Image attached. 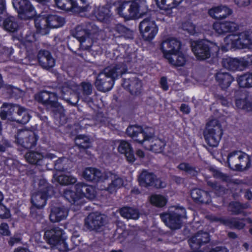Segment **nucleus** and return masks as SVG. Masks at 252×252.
I'll return each mask as SVG.
<instances>
[{
  "instance_id": "obj_1",
  "label": "nucleus",
  "mask_w": 252,
  "mask_h": 252,
  "mask_svg": "<svg viewBox=\"0 0 252 252\" xmlns=\"http://www.w3.org/2000/svg\"><path fill=\"white\" fill-rule=\"evenodd\" d=\"M83 178L87 181L94 183L109 181L108 186L104 190L110 194L117 191L124 184L123 180L112 172H102L100 170L94 167H86L82 172Z\"/></svg>"
},
{
  "instance_id": "obj_2",
  "label": "nucleus",
  "mask_w": 252,
  "mask_h": 252,
  "mask_svg": "<svg viewBox=\"0 0 252 252\" xmlns=\"http://www.w3.org/2000/svg\"><path fill=\"white\" fill-rule=\"evenodd\" d=\"M127 71L126 65L123 63L113 64L103 69L98 74L95 86L98 91L106 93L112 88L115 80L121 78Z\"/></svg>"
},
{
  "instance_id": "obj_3",
  "label": "nucleus",
  "mask_w": 252,
  "mask_h": 252,
  "mask_svg": "<svg viewBox=\"0 0 252 252\" xmlns=\"http://www.w3.org/2000/svg\"><path fill=\"white\" fill-rule=\"evenodd\" d=\"M55 194L53 186L49 184L45 179H41L39 181L38 190L35 196V202L32 198V206L30 209V215L32 218L41 221L43 220V215L41 209L47 204V200Z\"/></svg>"
},
{
  "instance_id": "obj_4",
  "label": "nucleus",
  "mask_w": 252,
  "mask_h": 252,
  "mask_svg": "<svg viewBox=\"0 0 252 252\" xmlns=\"http://www.w3.org/2000/svg\"><path fill=\"white\" fill-rule=\"evenodd\" d=\"M74 188L75 191L66 189L63 192L64 198L72 204L81 206L83 204L82 199L84 197L93 200L96 197V190L93 186L79 183Z\"/></svg>"
},
{
  "instance_id": "obj_5",
  "label": "nucleus",
  "mask_w": 252,
  "mask_h": 252,
  "mask_svg": "<svg viewBox=\"0 0 252 252\" xmlns=\"http://www.w3.org/2000/svg\"><path fill=\"white\" fill-rule=\"evenodd\" d=\"M118 13L125 19L130 20L142 17L148 10L145 0L124 1L117 8Z\"/></svg>"
},
{
  "instance_id": "obj_6",
  "label": "nucleus",
  "mask_w": 252,
  "mask_h": 252,
  "mask_svg": "<svg viewBox=\"0 0 252 252\" xmlns=\"http://www.w3.org/2000/svg\"><path fill=\"white\" fill-rule=\"evenodd\" d=\"M223 134V130L220 121L214 119L209 121L203 131L204 140L211 147L218 146Z\"/></svg>"
},
{
  "instance_id": "obj_7",
  "label": "nucleus",
  "mask_w": 252,
  "mask_h": 252,
  "mask_svg": "<svg viewBox=\"0 0 252 252\" xmlns=\"http://www.w3.org/2000/svg\"><path fill=\"white\" fill-rule=\"evenodd\" d=\"M51 95H49L48 99L44 100V95H34V98L41 103L47 111H50L52 116L55 120L60 123H63L66 120L65 110L63 107L58 101V98L64 95H53L56 97V99L51 100Z\"/></svg>"
},
{
  "instance_id": "obj_8",
  "label": "nucleus",
  "mask_w": 252,
  "mask_h": 252,
  "mask_svg": "<svg viewBox=\"0 0 252 252\" xmlns=\"http://www.w3.org/2000/svg\"><path fill=\"white\" fill-rule=\"evenodd\" d=\"M64 232L59 227H53L44 232V239L52 247H55L60 252H67L69 250Z\"/></svg>"
},
{
  "instance_id": "obj_9",
  "label": "nucleus",
  "mask_w": 252,
  "mask_h": 252,
  "mask_svg": "<svg viewBox=\"0 0 252 252\" xmlns=\"http://www.w3.org/2000/svg\"><path fill=\"white\" fill-rule=\"evenodd\" d=\"M186 215L183 207L176 206L174 211L162 213L160 217L165 224L172 230L178 229L182 226V219Z\"/></svg>"
},
{
  "instance_id": "obj_10",
  "label": "nucleus",
  "mask_w": 252,
  "mask_h": 252,
  "mask_svg": "<svg viewBox=\"0 0 252 252\" xmlns=\"http://www.w3.org/2000/svg\"><path fill=\"white\" fill-rule=\"evenodd\" d=\"M126 134L134 141L142 144L145 141H150L155 137V129L152 127H145L137 125H130L126 129Z\"/></svg>"
},
{
  "instance_id": "obj_11",
  "label": "nucleus",
  "mask_w": 252,
  "mask_h": 252,
  "mask_svg": "<svg viewBox=\"0 0 252 252\" xmlns=\"http://www.w3.org/2000/svg\"><path fill=\"white\" fill-rule=\"evenodd\" d=\"M191 50L198 60H205L211 57L213 52L219 51V47L213 43L206 40L192 42Z\"/></svg>"
},
{
  "instance_id": "obj_12",
  "label": "nucleus",
  "mask_w": 252,
  "mask_h": 252,
  "mask_svg": "<svg viewBox=\"0 0 252 252\" xmlns=\"http://www.w3.org/2000/svg\"><path fill=\"white\" fill-rule=\"evenodd\" d=\"M224 40L229 49H252V39L248 32H243L239 34H229L224 38Z\"/></svg>"
},
{
  "instance_id": "obj_13",
  "label": "nucleus",
  "mask_w": 252,
  "mask_h": 252,
  "mask_svg": "<svg viewBox=\"0 0 252 252\" xmlns=\"http://www.w3.org/2000/svg\"><path fill=\"white\" fill-rule=\"evenodd\" d=\"M38 139L37 135L34 132L27 129H18L15 135L17 144L27 150L34 147Z\"/></svg>"
},
{
  "instance_id": "obj_14",
  "label": "nucleus",
  "mask_w": 252,
  "mask_h": 252,
  "mask_svg": "<svg viewBox=\"0 0 252 252\" xmlns=\"http://www.w3.org/2000/svg\"><path fill=\"white\" fill-rule=\"evenodd\" d=\"M139 29L142 37L146 41L152 40L158 31L155 22L149 17L144 19L140 22Z\"/></svg>"
},
{
  "instance_id": "obj_15",
  "label": "nucleus",
  "mask_w": 252,
  "mask_h": 252,
  "mask_svg": "<svg viewBox=\"0 0 252 252\" xmlns=\"http://www.w3.org/2000/svg\"><path fill=\"white\" fill-rule=\"evenodd\" d=\"M139 185L142 187L148 188L154 187L156 188H162V182L161 180L153 172H150L147 170H143L138 177Z\"/></svg>"
},
{
  "instance_id": "obj_16",
  "label": "nucleus",
  "mask_w": 252,
  "mask_h": 252,
  "mask_svg": "<svg viewBox=\"0 0 252 252\" xmlns=\"http://www.w3.org/2000/svg\"><path fill=\"white\" fill-rule=\"evenodd\" d=\"M12 4L21 18L30 19L35 15L34 8L29 0H13Z\"/></svg>"
},
{
  "instance_id": "obj_17",
  "label": "nucleus",
  "mask_w": 252,
  "mask_h": 252,
  "mask_svg": "<svg viewBox=\"0 0 252 252\" xmlns=\"http://www.w3.org/2000/svg\"><path fill=\"white\" fill-rule=\"evenodd\" d=\"M105 220L101 214L90 213L85 219V225L89 229L98 231L103 226Z\"/></svg>"
},
{
  "instance_id": "obj_18",
  "label": "nucleus",
  "mask_w": 252,
  "mask_h": 252,
  "mask_svg": "<svg viewBox=\"0 0 252 252\" xmlns=\"http://www.w3.org/2000/svg\"><path fill=\"white\" fill-rule=\"evenodd\" d=\"M122 86L127 89L131 94H139L141 93L142 83L135 74L128 78L124 79Z\"/></svg>"
},
{
  "instance_id": "obj_19",
  "label": "nucleus",
  "mask_w": 252,
  "mask_h": 252,
  "mask_svg": "<svg viewBox=\"0 0 252 252\" xmlns=\"http://www.w3.org/2000/svg\"><path fill=\"white\" fill-rule=\"evenodd\" d=\"M181 48L180 40L175 38H168L162 41L160 45V49L164 56L168 54L177 53Z\"/></svg>"
},
{
  "instance_id": "obj_20",
  "label": "nucleus",
  "mask_w": 252,
  "mask_h": 252,
  "mask_svg": "<svg viewBox=\"0 0 252 252\" xmlns=\"http://www.w3.org/2000/svg\"><path fill=\"white\" fill-rule=\"evenodd\" d=\"M37 59L39 65L44 69L49 70L55 64V60L47 50H40L38 53Z\"/></svg>"
},
{
  "instance_id": "obj_21",
  "label": "nucleus",
  "mask_w": 252,
  "mask_h": 252,
  "mask_svg": "<svg viewBox=\"0 0 252 252\" xmlns=\"http://www.w3.org/2000/svg\"><path fill=\"white\" fill-rule=\"evenodd\" d=\"M190 196L193 201L198 204H208L212 201L209 192L200 189H192L190 192Z\"/></svg>"
},
{
  "instance_id": "obj_22",
  "label": "nucleus",
  "mask_w": 252,
  "mask_h": 252,
  "mask_svg": "<svg viewBox=\"0 0 252 252\" xmlns=\"http://www.w3.org/2000/svg\"><path fill=\"white\" fill-rule=\"evenodd\" d=\"M213 28L217 32L220 34L235 32L238 29V26L234 22L226 21L214 23Z\"/></svg>"
},
{
  "instance_id": "obj_23",
  "label": "nucleus",
  "mask_w": 252,
  "mask_h": 252,
  "mask_svg": "<svg viewBox=\"0 0 252 252\" xmlns=\"http://www.w3.org/2000/svg\"><path fill=\"white\" fill-rule=\"evenodd\" d=\"M118 152L124 154L129 163H133L135 160L134 151L131 144L125 140L121 141L118 148Z\"/></svg>"
},
{
  "instance_id": "obj_24",
  "label": "nucleus",
  "mask_w": 252,
  "mask_h": 252,
  "mask_svg": "<svg viewBox=\"0 0 252 252\" xmlns=\"http://www.w3.org/2000/svg\"><path fill=\"white\" fill-rule=\"evenodd\" d=\"M87 31V24L85 22L77 26L72 33V35L78 39L82 46L86 41L89 42Z\"/></svg>"
},
{
  "instance_id": "obj_25",
  "label": "nucleus",
  "mask_w": 252,
  "mask_h": 252,
  "mask_svg": "<svg viewBox=\"0 0 252 252\" xmlns=\"http://www.w3.org/2000/svg\"><path fill=\"white\" fill-rule=\"evenodd\" d=\"M221 223L224 225L228 227L230 229H236L241 230L243 229L245 226V224L240 220V219L238 218H224L220 217L218 218Z\"/></svg>"
},
{
  "instance_id": "obj_26",
  "label": "nucleus",
  "mask_w": 252,
  "mask_h": 252,
  "mask_svg": "<svg viewBox=\"0 0 252 252\" xmlns=\"http://www.w3.org/2000/svg\"><path fill=\"white\" fill-rule=\"evenodd\" d=\"M164 57L169 63L176 66H183L186 62V57L180 51L177 53L166 54Z\"/></svg>"
},
{
  "instance_id": "obj_27",
  "label": "nucleus",
  "mask_w": 252,
  "mask_h": 252,
  "mask_svg": "<svg viewBox=\"0 0 252 252\" xmlns=\"http://www.w3.org/2000/svg\"><path fill=\"white\" fill-rule=\"evenodd\" d=\"M231 13V10L225 6L215 7L208 11L209 15L215 19H224Z\"/></svg>"
},
{
  "instance_id": "obj_28",
  "label": "nucleus",
  "mask_w": 252,
  "mask_h": 252,
  "mask_svg": "<svg viewBox=\"0 0 252 252\" xmlns=\"http://www.w3.org/2000/svg\"><path fill=\"white\" fill-rule=\"evenodd\" d=\"M216 79L222 90H226L233 81L232 76L227 72H219L216 73Z\"/></svg>"
},
{
  "instance_id": "obj_29",
  "label": "nucleus",
  "mask_w": 252,
  "mask_h": 252,
  "mask_svg": "<svg viewBox=\"0 0 252 252\" xmlns=\"http://www.w3.org/2000/svg\"><path fill=\"white\" fill-rule=\"evenodd\" d=\"M67 211L64 208L54 207L51 209L49 218L52 222H59L65 219L67 216Z\"/></svg>"
},
{
  "instance_id": "obj_30",
  "label": "nucleus",
  "mask_w": 252,
  "mask_h": 252,
  "mask_svg": "<svg viewBox=\"0 0 252 252\" xmlns=\"http://www.w3.org/2000/svg\"><path fill=\"white\" fill-rule=\"evenodd\" d=\"M249 207L247 203H243L238 201H231L228 205L227 210L233 215H238L244 214V210Z\"/></svg>"
},
{
  "instance_id": "obj_31",
  "label": "nucleus",
  "mask_w": 252,
  "mask_h": 252,
  "mask_svg": "<svg viewBox=\"0 0 252 252\" xmlns=\"http://www.w3.org/2000/svg\"><path fill=\"white\" fill-rule=\"evenodd\" d=\"M97 19L104 23L109 22L112 18V13L109 5L99 6L95 12Z\"/></svg>"
},
{
  "instance_id": "obj_32",
  "label": "nucleus",
  "mask_w": 252,
  "mask_h": 252,
  "mask_svg": "<svg viewBox=\"0 0 252 252\" xmlns=\"http://www.w3.org/2000/svg\"><path fill=\"white\" fill-rule=\"evenodd\" d=\"M70 9L76 12L81 13L90 11L91 6L86 0H70Z\"/></svg>"
},
{
  "instance_id": "obj_33",
  "label": "nucleus",
  "mask_w": 252,
  "mask_h": 252,
  "mask_svg": "<svg viewBox=\"0 0 252 252\" xmlns=\"http://www.w3.org/2000/svg\"><path fill=\"white\" fill-rule=\"evenodd\" d=\"M222 65L225 68L234 71L241 69L243 66V63L238 59L227 57L223 58L222 60Z\"/></svg>"
},
{
  "instance_id": "obj_34",
  "label": "nucleus",
  "mask_w": 252,
  "mask_h": 252,
  "mask_svg": "<svg viewBox=\"0 0 252 252\" xmlns=\"http://www.w3.org/2000/svg\"><path fill=\"white\" fill-rule=\"evenodd\" d=\"M44 157L43 154L32 151H29L25 155V158L29 163L38 165L42 164Z\"/></svg>"
},
{
  "instance_id": "obj_35",
  "label": "nucleus",
  "mask_w": 252,
  "mask_h": 252,
  "mask_svg": "<svg viewBox=\"0 0 252 252\" xmlns=\"http://www.w3.org/2000/svg\"><path fill=\"white\" fill-rule=\"evenodd\" d=\"M121 216L127 220H137L140 217L138 209L130 207H124L120 210Z\"/></svg>"
},
{
  "instance_id": "obj_36",
  "label": "nucleus",
  "mask_w": 252,
  "mask_h": 252,
  "mask_svg": "<svg viewBox=\"0 0 252 252\" xmlns=\"http://www.w3.org/2000/svg\"><path fill=\"white\" fill-rule=\"evenodd\" d=\"M34 24L39 33L42 35L48 33L49 28L46 17L39 16L36 18L34 20Z\"/></svg>"
},
{
  "instance_id": "obj_37",
  "label": "nucleus",
  "mask_w": 252,
  "mask_h": 252,
  "mask_svg": "<svg viewBox=\"0 0 252 252\" xmlns=\"http://www.w3.org/2000/svg\"><path fill=\"white\" fill-rule=\"evenodd\" d=\"M113 31L118 34L117 35L118 37L123 36L128 39H132L133 38L132 31L122 24H118L116 25L113 28Z\"/></svg>"
},
{
  "instance_id": "obj_38",
  "label": "nucleus",
  "mask_w": 252,
  "mask_h": 252,
  "mask_svg": "<svg viewBox=\"0 0 252 252\" xmlns=\"http://www.w3.org/2000/svg\"><path fill=\"white\" fill-rule=\"evenodd\" d=\"M46 18L49 28H57L65 23L64 17L58 15H49Z\"/></svg>"
},
{
  "instance_id": "obj_39",
  "label": "nucleus",
  "mask_w": 252,
  "mask_h": 252,
  "mask_svg": "<svg viewBox=\"0 0 252 252\" xmlns=\"http://www.w3.org/2000/svg\"><path fill=\"white\" fill-rule=\"evenodd\" d=\"M3 27L7 32H14L17 31L19 26L16 19L13 16H9L3 20Z\"/></svg>"
},
{
  "instance_id": "obj_40",
  "label": "nucleus",
  "mask_w": 252,
  "mask_h": 252,
  "mask_svg": "<svg viewBox=\"0 0 252 252\" xmlns=\"http://www.w3.org/2000/svg\"><path fill=\"white\" fill-rule=\"evenodd\" d=\"M17 107L16 114L19 118L15 121L19 124L25 125L30 121L31 116L26 108L19 105H17Z\"/></svg>"
},
{
  "instance_id": "obj_41",
  "label": "nucleus",
  "mask_w": 252,
  "mask_h": 252,
  "mask_svg": "<svg viewBox=\"0 0 252 252\" xmlns=\"http://www.w3.org/2000/svg\"><path fill=\"white\" fill-rule=\"evenodd\" d=\"M75 145L81 150H87L91 147V141L89 137L85 135H78L75 140Z\"/></svg>"
},
{
  "instance_id": "obj_42",
  "label": "nucleus",
  "mask_w": 252,
  "mask_h": 252,
  "mask_svg": "<svg viewBox=\"0 0 252 252\" xmlns=\"http://www.w3.org/2000/svg\"><path fill=\"white\" fill-rule=\"evenodd\" d=\"M183 0H156L158 5L160 9H171L177 7Z\"/></svg>"
},
{
  "instance_id": "obj_43",
  "label": "nucleus",
  "mask_w": 252,
  "mask_h": 252,
  "mask_svg": "<svg viewBox=\"0 0 252 252\" xmlns=\"http://www.w3.org/2000/svg\"><path fill=\"white\" fill-rule=\"evenodd\" d=\"M78 85L75 83L69 81L65 83L60 89V93L63 94H71L75 93L77 94H80V92H78Z\"/></svg>"
},
{
  "instance_id": "obj_44",
  "label": "nucleus",
  "mask_w": 252,
  "mask_h": 252,
  "mask_svg": "<svg viewBox=\"0 0 252 252\" xmlns=\"http://www.w3.org/2000/svg\"><path fill=\"white\" fill-rule=\"evenodd\" d=\"M166 143L164 139L156 138L152 140L150 150L155 153H161L164 150Z\"/></svg>"
},
{
  "instance_id": "obj_45",
  "label": "nucleus",
  "mask_w": 252,
  "mask_h": 252,
  "mask_svg": "<svg viewBox=\"0 0 252 252\" xmlns=\"http://www.w3.org/2000/svg\"><path fill=\"white\" fill-rule=\"evenodd\" d=\"M151 204L158 207H162L164 206L167 202L166 198L161 194H153L149 199Z\"/></svg>"
},
{
  "instance_id": "obj_46",
  "label": "nucleus",
  "mask_w": 252,
  "mask_h": 252,
  "mask_svg": "<svg viewBox=\"0 0 252 252\" xmlns=\"http://www.w3.org/2000/svg\"><path fill=\"white\" fill-rule=\"evenodd\" d=\"M177 168L192 177H196L198 175V172L196 170V167L191 166L189 163L181 162L178 165Z\"/></svg>"
},
{
  "instance_id": "obj_47",
  "label": "nucleus",
  "mask_w": 252,
  "mask_h": 252,
  "mask_svg": "<svg viewBox=\"0 0 252 252\" xmlns=\"http://www.w3.org/2000/svg\"><path fill=\"white\" fill-rule=\"evenodd\" d=\"M237 81L240 87H252V74L247 73L240 75Z\"/></svg>"
},
{
  "instance_id": "obj_48",
  "label": "nucleus",
  "mask_w": 252,
  "mask_h": 252,
  "mask_svg": "<svg viewBox=\"0 0 252 252\" xmlns=\"http://www.w3.org/2000/svg\"><path fill=\"white\" fill-rule=\"evenodd\" d=\"M88 35L89 38V41L92 38H96L99 35L101 31L99 29L98 27L93 23L86 22Z\"/></svg>"
},
{
  "instance_id": "obj_49",
  "label": "nucleus",
  "mask_w": 252,
  "mask_h": 252,
  "mask_svg": "<svg viewBox=\"0 0 252 252\" xmlns=\"http://www.w3.org/2000/svg\"><path fill=\"white\" fill-rule=\"evenodd\" d=\"M57 181L61 185H70L74 184L77 179L72 176L61 175L57 177Z\"/></svg>"
},
{
  "instance_id": "obj_50",
  "label": "nucleus",
  "mask_w": 252,
  "mask_h": 252,
  "mask_svg": "<svg viewBox=\"0 0 252 252\" xmlns=\"http://www.w3.org/2000/svg\"><path fill=\"white\" fill-rule=\"evenodd\" d=\"M78 92L80 94L82 93L84 94H91L94 90L93 86L90 82H83L80 85H78Z\"/></svg>"
},
{
  "instance_id": "obj_51",
  "label": "nucleus",
  "mask_w": 252,
  "mask_h": 252,
  "mask_svg": "<svg viewBox=\"0 0 252 252\" xmlns=\"http://www.w3.org/2000/svg\"><path fill=\"white\" fill-rule=\"evenodd\" d=\"M240 153L241 154L238 157L239 161L242 162L244 158H246V160H248V156L250 157V155L246 154V153L243 152L241 151L234 150L229 153L227 156V161L229 166L230 167V161L231 159L236 156L238 155V153Z\"/></svg>"
},
{
  "instance_id": "obj_52",
  "label": "nucleus",
  "mask_w": 252,
  "mask_h": 252,
  "mask_svg": "<svg viewBox=\"0 0 252 252\" xmlns=\"http://www.w3.org/2000/svg\"><path fill=\"white\" fill-rule=\"evenodd\" d=\"M56 5L60 9L69 10L70 9V0H55Z\"/></svg>"
},
{
  "instance_id": "obj_53",
  "label": "nucleus",
  "mask_w": 252,
  "mask_h": 252,
  "mask_svg": "<svg viewBox=\"0 0 252 252\" xmlns=\"http://www.w3.org/2000/svg\"><path fill=\"white\" fill-rule=\"evenodd\" d=\"M83 46H84L86 49L89 50L90 52H92V54L94 55V56L100 54L101 53V48L94 43L91 45L86 44Z\"/></svg>"
},
{
  "instance_id": "obj_54",
  "label": "nucleus",
  "mask_w": 252,
  "mask_h": 252,
  "mask_svg": "<svg viewBox=\"0 0 252 252\" xmlns=\"http://www.w3.org/2000/svg\"><path fill=\"white\" fill-rule=\"evenodd\" d=\"M6 91V93L9 94H18L21 93V91L17 87H14L11 85H6L1 88Z\"/></svg>"
},
{
  "instance_id": "obj_55",
  "label": "nucleus",
  "mask_w": 252,
  "mask_h": 252,
  "mask_svg": "<svg viewBox=\"0 0 252 252\" xmlns=\"http://www.w3.org/2000/svg\"><path fill=\"white\" fill-rule=\"evenodd\" d=\"M75 96V98L76 99V101L75 102H71L70 99H67V102L70 104L72 106H76L78 100L80 98L84 99V101H87L88 103L93 102V98L90 97L89 95H74Z\"/></svg>"
},
{
  "instance_id": "obj_56",
  "label": "nucleus",
  "mask_w": 252,
  "mask_h": 252,
  "mask_svg": "<svg viewBox=\"0 0 252 252\" xmlns=\"http://www.w3.org/2000/svg\"><path fill=\"white\" fill-rule=\"evenodd\" d=\"M210 171L212 173L213 176L217 179H220L223 181H225L227 180V176L223 174L220 170L211 168Z\"/></svg>"
},
{
  "instance_id": "obj_57",
  "label": "nucleus",
  "mask_w": 252,
  "mask_h": 252,
  "mask_svg": "<svg viewBox=\"0 0 252 252\" xmlns=\"http://www.w3.org/2000/svg\"><path fill=\"white\" fill-rule=\"evenodd\" d=\"M182 28L190 34H193L195 33V26L189 22L183 23L182 25Z\"/></svg>"
},
{
  "instance_id": "obj_58",
  "label": "nucleus",
  "mask_w": 252,
  "mask_h": 252,
  "mask_svg": "<svg viewBox=\"0 0 252 252\" xmlns=\"http://www.w3.org/2000/svg\"><path fill=\"white\" fill-rule=\"evenodd\" d=\"M252 165V159L251 157L248 156V160H246V166L243 167L241 164H236L235 165V170L237 171H244L249 169Z\"/></svg>"
},
{
  "instance_id": "obj_59",
  "label": "nucleus",
  "mask_w": 252,
  "mask_h": 252,
  "mask_svg": "<svg viewBox=\"0 0 252 252\" xmlns=\"http://www.w3.org/2000/svg\"><path fill=\"white\" fill-rule=\"evenodd\" d=\"M0 235L2 236H9L11 232L8 224L6 222H2L0 224Z\"/></svg>"
},
{
  "instance_id": "obj_60",
  "label": "nucleus",
  "mask_w": 252,
  "mask_h": 252,
  "mask_svg": "<svg viewBox=\"0 0 252 252\" xmlns=\"http://www.w3.org/2000/svg\"><path fill=\"white\" fill-rule=\"evenodd\" d=\"M121 95H113L112 105L113 108L116 109H119L121 107L124 106L125 102L119 101V96Z\"/></svg>"
},
{
  "instance_id": "obj_61",
  "label": "nucleus",
  "mask_w": 252,
  "mask_h": 252,
  "mask_svg": "<svg viewBox=\"0 0 252 252\" xmlns=\"http://www.w3.org/2000/svg\"><path fill=\"white\" fill-rule=\"evenodd\" d=\"M246 99L244 105H243V110L247 112H252V101L249 100V96L250 95H246Z\"/></svg>"
},
{
  "instance_id": "obj_62",
  "label": "nucleus",
  "mask_w": 252,
  "mask_h": 252,
  "mask_svg": "<svg viewBox=\"0 0 252 252\" xmlns=\"http://www.w3.org/2000/svg\"><path fill=\"white\" fill-rule=\"evenodd\" d=\"M180 111L184 115H188L190 113L191 109L188 104L182 103L180 107Z\"/></svg>"
},
{
  "instance_id": "obj_63",
  "label": "nucleus",
  "mask_w": 252,
  "mask_h": 252,
  "mask_svg": "<svg viewBox=\"0 0 252 252\" xmlns=\"http://www.w3.org/2000/svg\"><path fill=\"white\" fill-rule=\"evenodd\" d=\"M21 241V238L20 237L14 236L10 238L8 243L10 246H13L15 244L20 243Z\"/></svg>"
},
{
  "instance_id": "obj_64",
  "label": "nucleus",
  "mask_w": 252,
  "mask_h": 252,
  "mask_svg": "<svg viewBox=\"0 0 252 252\" xmlns=\"http://www.w3.org/2000/svg\"><path fill=\"white\" fill-rule=\"evenodd\" d=\"M246 99V96L243 99L242 98H237L235 100V105L237 108L242 109L243 108V105L245 103Z\"/></svg>"
}]
</instances>
